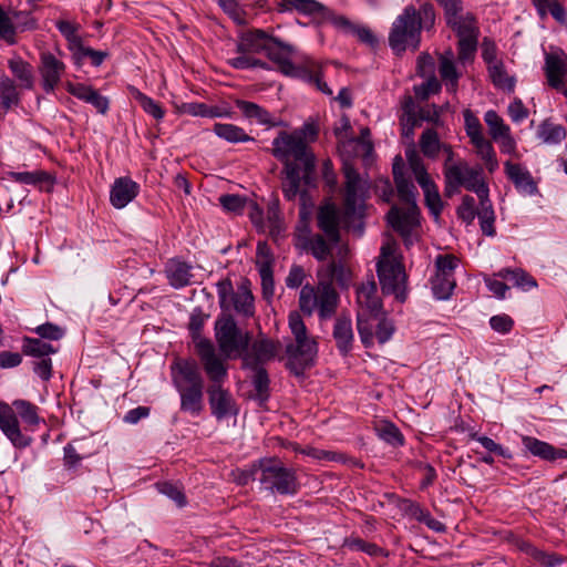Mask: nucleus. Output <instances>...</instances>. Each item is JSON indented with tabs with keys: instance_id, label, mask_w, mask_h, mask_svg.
Listing matches in <instances>:
<instances>
[{
	"instance_id": "412c9836",
	"label": "nucleus",
	"mask_w": 567,
	"mask_h": 567,
	"mask_svg": "<svg viewBox=\"0 0 567 567\" xmlns=\"http://www.w3.org/2000/svg\"><path fill=\"white\" fill-rule=\"evenodd\" d=\"M212 414L218 420L229 414H236L235 402L231 394L223 384H210L207 389Z\"/></svg>"
},
{
	"instance_id": "0eeeda50",
	"label": "nucleus",
	"mask_w": 567,
	"mask_h": 567,
	"mask_svg": "<svg viewBox=\"0 0 567 567\" xmlns=\"http://www.w3.org/2000/svg\"><path fill=\"white\" fill-rule=\"evenodd\" d=\"M339 296L331 282L319 279L317 286L305 285L299 295V308L306 316L315 311L321 319H328L336 312Z\"/></svg>"
},
{
	"instance_id": "f3484780",
	"label": "nucleus",
	"mask_w": 567,
	"mask_h": 567,
	"mask_svg": "<svg viewBox=\"0 0 567 567\" xmlns=\"http://www.w3.org/2000/svg\"><path fill=\"white\" fill-rule=\"evenodd\" d=\"M196 351L212 384H223L227 378V367L224 360L216 353L210 340L202 339L197 341Z\"/></svg>"
},
{
	"instance_id": "a18cd8bd",
	"label": "nucleus",
	"mask_w": 567,
	"mask_h": 567,
	"mask_svg": "<svg viewBox=\"0 0 567 567\" xmlns=\"http://www.w3.org/2000/svg\"><path fill=\"white\" fill-rule=\"evenodd\" d=\"M432 291L436 299H449L456 286L455 278L436 275L432 279Z\"/></svg>"
},
{
	"instance_id": "bf43d9fd",
	"label": "nucleus",
	"mask_w": 567,
	"mask_h": 567,
	"mask_svg": "<svg viewBox=\"0 0 567 567\" xmlns=\"http://www.w3.org/2000/svg\"><path fill=\"white\" fill-rule=\"evenodd\" d=\"M379 436L392 445H402L403 436L399 429L392 423H382L378 427Z\"/></svg>"
},
{
	"instance_id": "79ce46f5",
	"label": "nucleus",
	"mask_w": 567,
	"mask_h": 567,
	"mask_svg": "<svg viewBox=\"0 0 567 567\" xmlns=\"http://www.w3.org/2000/svg\"><path fill=\"white\" fill-rule=\"evenodd\" d=\"M9 177L17 183L25 185L42 186L43 184L51 185L53 183L52 176L44 171L10 172Z\"/></svg>"
},
{
	"instance_id": "9d476101",
	"label": "nucleus",
	"mask_w": 567,
	"mask_h": 567,
	"mask_svg": "<svg viewBox=\"0 0 567 567\" xmlns=\"http://www.w3.org/2000/svg\"><path fill=\"white\" fill-rule=\"evenodd\" d=\"M460 187L474 192L477 197L489 193L488 186L483 178L482 167H471L463 159L457 161L455 166L446 168L445 195L451 197L458 192Z\"/></svg>"
},
{
	"instance_id": "b1692460",
	"label": "nucleus",
	"mask_w": 567,
	"mask_h": 567,
	"mask_svg": "<svg viewBox=\"0 0 567 567\" xmlns=\"http://www.w3.org/2000/svg\"><path fill=\"white\" fill-rule=\"evenodd\" d=\"M522 443L526 452L544 461L554 462L556 460L567 458V450L557 449L554 445L536 437L524 435L522 437Z\"/></svg>"
},
{
	"instance_id": "0e129e2a",
	"label": "nucleus",
	"mask_w": 567,
	"mask_h": 567,
	"mask_svg": "<svg viewBox=\"0 0 567 567\" xmlns=\"http://www.w3.org/2000/svg\"><path fill=\"white\" fill-rule=\"evenodd\" d=\"M219 203L225 210L240 214L247 204V199L240 195L227 194L219 197Z\"/></svg>"
},
{
	"instance_id": "dca6fc26",
	"label": "nucleus",
	"mask_w": 567,
	"mask_h": 567,
	"mask_svg": "<svg viewBox=\"0 0 567 567\" xmlns=\"http://www.w3.org/2000/svg\"><path fill=\"white\" fill-rule=\"evenodd\" d=\"M58 53L59 55L50 51L40 53L38 70L41 76V86L45 93H52L56 89L66 71V65L61 59L62 52Z\"/></svg>"
},
{
	"instance_id": "3c124183",
	"label": "nucleus",
	"mask_w": 567,
	"mask_h": 567,
	"mask_svg": "<svg viewBox=\"0 0 567 567\" xmlns=\"http://www.w3.org/2000/svg\"><path fill=\"white\" fill-rule=\"evenodd\" d=\"M406 158L410 169L412 171L419 185L432 179L424 166L423 159L414 150L406 152Z\"/></svg>"
},
{
	"instance_id": "e2e57ef3",
	"label": "nucleus",
	"mask_w": 567,
	"mask_h": 567,
	"mask_svg": "<svg viewBox=\"0 0 567 567\" xmlns=\"http://www.w3.org/2000/svg\"><path fill=\"white\" fill-rule=\"evenodd\" d=\"M441 86L440 81L431 74L424 83L414 86V93L417 99L426 100L431 94L439 93Z\"/></svg>"
},
{
	"instance_id": "4d7b16f0",
	"label": "nucleus",
	"mask_w": 567,
	"mask_h": 567,
	"mask_svg": "<svg viewBox=\"0 0 567 567\" xmlns=\"http://www.w3.org/2000/svg\"><path fill=\"white\" fill-rule=\"evenodd\" d=\"M458 266V258L454 255H439L435 259L436 275L454 277Z\"/></svg>"
},
{
	"instance_id": "49530a36",
	"label": "nucleus",
	"mask_w": 567,
	"mask_h": 567,
	"mask_svg": "<svg viewBox=\"0 0 567 567\" xmlns=\"http://www.w3.org/2000/svg\"><path fill=\"white\" fill-rule=\"evenodd\" d=\"M484 121L489 128V134L494 141L511 133V128L504 123L503 118L493 110H489L484 115Z\"/></svg>"
},
{
	"instance_id": "69168bd1",
	"label": "nucleus",
	"mask_w": 567,
	"mask_h": 567,
	"mask_svg": "<svg viewBox=\"0 0 567 567\" xmlns=\"http://www.w3.org/2000/svg\"><path fill=\"white\" fill-rule=\"evenodd\" d=\"M347 546L351 550L363 551V553H367L370 556H378V555L386 556L388 555L378 545H375L373 543L364 542L363 539H360V538H354V539L348 540Z\"/></svg>"
},
{
	"instance_id": "2eb2a0df",
	"label": "nucleus",
	"mask_w": 567,
	"mask_h": 567,
	"mask_svg": "<svg viewBox=\"0 0 567 567\" xmlns=\"http://www.w3.org/2000/svg\"><path fill=\"white\" fill-rule=\"evenodd\" d=\"M295 52L296 50L292 45L275 37L266 54L278 65L279 71L285 75L297 79L299 76H311L312 69L307 66V59L309 58L305 56L301 59L299 64H295L291 62V56Z\"/></svg>"
},
{
	"instance_id": "393cba45",
	"label": "nucleus",
	"mask_w": 567,
	"mask_h": 567,
	"mask_svg": "<svg viewBox=\"0 0 567 567\" xmlns=\"http://www.w3.org/2000/svg\"><path fill=\"white\" fill-rule=\"evenodd\" d=\"M274 38L264 30H251L241 37L237 44V53H250L251 55L261 52L266 53Z\"/></svg>"
},
{
	"instance_id": "c9c22d12",
	"label": "nucleus",
	"mask_w": 567,
	"mask_h": 567,
	"mask_svg": "<svg viewBox=\"0 0 567 567\" xmlns=\"http://www.w3.org/2000/svg\"><path fill=\"white\" fill-rule=\"evenodd\" d=\"M567 131L561 124H556L550 120H544L537 130V137L547 145H556L564 141Z\"/></svg>"
},
{
	"instance_id": "de8ad7c7",
	"label": "nucleus",
	"mask_w": 567,
	"mask_h": 567,
	"mask_svg": "<svg viewBox=\"0 0 567 567\" xmlns=\"http://www.w3.org/2000/svg\"><path fill=\"white\" fill-rule=\"evenodd\" d=\"M55 27L68 41L69 49L71 51L75 52L82 45L81 39L78 35V24L65 20H59L56 21Z\"/></svg>"
},
{
	"instance_id": "cd10ccee",
	"label": "nucleus",
	"mask_w": 567,
	"mask_h": 567,
	"mask_svg": "<svg viewBox=\"0 0 567 567\" xmlns=\"http://www.w3.org/2000/svg\"><path fill=\"white\" fill-rule=\"evenodd\" d=\"M332 336L340 353L347 355L352 350L354 340L351 319L343 316L337 318Z\"/></svg>"
},
{
	"instance_id": "4468645a",
	"label": "nucleus",
	"mask_w": 567,
	"mask_h": 567,
	"mask_svg": "<svg viewBox=\"0 0 567 567\" xmlns=\"http://www.w3.org/2000/svg\"><path fill=\"white\" fill-rule=\"evenodd\" d=\"M215 338L220 352L229 358L244 351L249 342L247 334H243L233 317L218 318L215 322Z\"/></svg>"
},
{
	"instance_id": "e433bc0d",
	"label": "nucleus",
	"mask_w": 567,
	"mask_h": 567,
	"mask_svg": "<svg viewBox=\"0 0 567 567\" xmlns=\"http://www.w3.org/2000/svg\"><path fill=\"white\" fill-rule=\"evenodd\" d=\"M213 132L220 138L228 143H245L254 141V137L249 136L244 128L229 123H216L213 127Z\"/></svg>"
},
{
	"instance_id": "09e8293b",
	"label": "nucleus",
	"mask_w": 567,
	"mask_h": 567,
	"mask_svg": "<svg viewBox=\"0 0 567 567\" xmlns=\"http://www.w3.org/2000/svg\"><path fill=\"white\" fill-rule=\"evenodd\" d=\"M0 97L2 105L7 109L17 104L19 101L17 86L13 80L7 75L0 78Z\"/></svg>"
},
{
	"instance_id": "58836bf2",
	"label": "nucleus",
	"mask_w": 567,
	"mask_h": 567,
	"mask_svg": "<svg viewBox=\"0 0 567 567\" xmlns=\"http://www.w3.org/2000/svg\"><path fill=\"white\" fill-rule=\"evenodd\" d=\"M297 452H300L307 456H310L318 461H336L341 463H349L352 466H361L360 462L355 458L348 457L342 453H336L331 451L320 450L316 447H306V449H296Z\"/></svg>"
},
{
	"instance_id": "1a4fd4ad",
	"label": "nucleus",
	"mask_w": 567,
	"mask_h": 567,
	"mask_svg": "<svg viewBox=\"0 0 567 567\" xmlns=\"http://www.w3.org/2000/svg\"><path fill=\"white\" fill-rule=\"evenodd\" d=\"M258 467L259 482L266 489L280 495H293L298 492L299 485L295 471L284 466L280 460L261 458Z\"/></svg>"
},
{
	"instance_id": "603ef678",
	"label": "nucleus",
	"mask_w": 567,
	"mask_h": 567,
	"mask_svg": "<svg viewBox=\"0 0 567 567\" xmlns=\"http://www.w3.org/2000/svg\"><path fill=\"white\" fill-rule=\"evenodd\" d=\"M478 45V39H463L457 41V61L465 65L473 62Z\"/></svg>"
},
{
	"instance_id": "774afa93",
	"label": "nucleus",
	"mask_w": 567,
	"mask_h": 567,
	"mask_svg": "<svg viewBox=\"0 0 567 567\" xmlns=\"http://www.w3.org/2000/svg\"><path fill=\"white\" fill-rule=\"evenodd\" d=\"M463 115L466 134L470 137L471 142L476 138L483 137L484 135L482 132V125L480 120L470 110L464 111Z\"/></svg>"
},
{
	"instance_id": "052dcab7",
	"label": "nucleus",
	"mask_w": 567,
	"mask_h": 567,
	"mask_svg": "<svg viewBox=\"0 0 567 567\" xmlns=\"http://www.w3.org/2000/svg\"><path fill=\"white\" fill-rule=\"evenodd\" d=\"M255 370L252 379L254 388L261 400L268 396L269 378L267 371L262 367H251Z\"/></svg>"
},
{
	"instance_id": "7ed1b4c3",
	"label": "nucleus",
	"mask_w": 567,
	"mask_h": 567,
	"mask_svg": "<svg viewBox=\"0 0 567 567\" xmlns=\"http://www.w3.org/2000/svg\"><path fill=\"white\" fill-rule=\"evenodd\" d=\"M394 183L398 196L403 203V207L392 206L386 215L389 225L398 231L405 240L411 244L410 235L413 228L419 225V207L416 205V187L408 179L402 172V159L396 157L393 164Z\"/></svg>"
},
{
	"instance_id": "6ab92c4d",
	"label": "nucleus",
	"mask_w": 567,
	"mask_h": 567,
	"mask_svg": "<svg viewBox=\"0 0 567 567\" xmlns=\"http://www.w3.org/2000/svg\"><path fill=\"white\" fill-rule=\"evenodd\" d=\"M544 71L548 85L561 90L567 83V54L561 49L546 53Z\"/></svg>"
},
{
	"instance_id": "423d86ee",
	"label": "nucleus",
	"mask_w": 567,
	"mask_h": 567,
	"mask_svg": "<svg viewBox=\"0 0 567 567\" xmlns=\"http://www.w3.org/2000/svg\"><path fill=\"white\" fill-rule=\"evenodd\" d=\"M289 328L293 336V342L286 346L288 367L296 374L313 364L318 354V342L308 333V329L298 312L289 315Z\"/></svg>"
},
{
	"instance_id": "a211bd4d",
	"label": "nucleus",
	"mask_w": 567,
	"mask_h": 567,
	"mask_svg": "<svg viewBox=\"0 0 567 567\" xmlns=\"http://www.w3.org/2000/svg\"><path fill=\"white\" fill-rule=\"evenodd\" d=\"M332 244L320 234H311L308 229H302L295 236V246L299 250L311 254L317 260L323 261L331 255Z\"/></svg>"
},
{
	"instance_id": "5701e85b",
	"label": "nucleus",
	"mask_w": 567,
	"mask_h": 567,
	"mask_svg": "<svg viewBox=\"0 0 567 567\" xmlns=\"http://www.w3.org/2000/svg\"><path fill=\"white\" fill-rule=\"evenodd\" d=\"M280 342L268 338L257 339L250 353L245 358V362L250 367H261V364L274 360L280 351Z\"/></svg>"
},
{
	"instance_id": "6e6d98bb",
	"label": "nucleus",
	"mask_w": 567,
	"mask_h": 567,
	"mask_svg": "<svg viewBox=\"0 0 567 567\" xmlns=\"http://www.w3.org/2000/svg\"><path fill=\"white\" fill-rule=\"evenodd\" d=\"M456 213L460 219H462L465 224L471 225L474 221L477 213L474 197L470 195L463 196L462 203L457 207Z\"/></svg>"
},
{
	"instance_id": "72a5a7b5",
	"label": "nucleus",
	"mask_w": 567,
	"mask_h": 567,
	"mask_svg": "<svg viewBox=\"0 0 567 567\" xmlns=\"http://www.w3.org/2000/svg\"><path fill=\"white\" fill-rule=\"evenodd\" d=\"M230 307L245 317L254 315V297L246 284H243L237 288L225 308Z\"/></svg>"
},
{
	"instance_id": "a19ab883",
	"label": "nucleus",
	"mask_w": 567,
	"mask_h": 567,
	"mask_svg": "<svg viewBox=\"0 0 567 567\" xmlns=\"http://www.w3.org/2000/svg\"><path fill=\"white\" fill-rule=\"evenodd\" d=\"M419 145L424 156L434 159L439 156L444 143H441L435 130L427 128L421 134Z\"/></svg>"
},
{
	"instance_id": "2f4dec72",
	"label": "nucleus",
	"mask_w": 567,
	"mask_h": 567,
	"mask_svg": "<svg viewBox=\"0 0 567 567\" xmlns=\"http://www.w3.org/2000/svg\"><path fill=\"white\" fill-rule=\"evenodd\" d=\"M8 66L13 76L19 82L20 87L30 90L34 84L33 70L29 62L24 61L21 56L14 55L9 59Z\"/></svg>"
},
{
	"instance_id": "c85d7f7f",
	"label": "nucleus",
	"mask_w": 567,
	"mask_h": 567,
	"mask_svg": "<svg viewBox=\"0 0 567 567\" xmlns=\"http://www.w3.org/2000/svg\"><path fill=\"white\" fill-rule=\"evenodd\" d=\"M318 279L329 281L336 280L341 288H348L352 281V272L341 262L331 261L317 270Z\"/></svg>"
},
{
	"instance_id": "ddd939ff",
	"label": "nucleus",
	"mask_w": 567,
	"mask_h": 567,
	"mask_svg": "<svg viewBox=\"0 0 567 567\" xmlns=\"http://www.w3.org/2000/svg\"><path fill=\"white\" fill-rule=\"evenodd\" d=\"M279 12L297 11L300 14L313 16L330 21L338 30L351 34L355 23L347 17L336 14L329 8L317 0H279Z\"/></svg>"
},
{
	"instance_id": "ea45409f",
	"label": "nucleus",
	"mask_w": 567,
	"mask_h": 567,
	"mask_svg": "<svg viewBox=\"0 0 567 567\" xmlns=\"http://www.w3.org/2000/svg\"><path fill=\"white\" fill-rule=\"evenodd\" d=\"M420 187L424 193L425 205L431 214L437 219L443 210V202L439 188L433 179L421 183Z\"/></svg>"
},
{
	"instance_id": "c756f323",
	"label": "nucleus",
	"mask_w": 567,
	"mask_h": 567,
	"mask_svg": "<svg viewBox=\"0 0 567 567\" xmlns=\"http://www.w3.org/2000/svg\"><path fill=\"white\" fill-rule=\"evenodd\" d=\"M447 27L453 30L458 40L480 38L477 19L471 12H465L464 16L451 22Z\"/></svg>"
},
{
	"instance_id": "13d9d810",
	"label": "nucleus",
	"mask_w": 567,
	"mask_h": 567,
	"mask_svg": "<svg viewBox=\"0 0 567 567\" xmlns=\"http://www.w3.org/2000/svg\"><path fill=\"white\" fill-rule=\"evenodd\" d=\"M439 3L443 8L446 24L465 14L462 0H439Z\"/></svg>"
},
{
	"instance_id": "f8f14e48",
	"label": "nucleus",
	"mask_w": 567,
	"mask_h": 567,
	"mask_svg": "<svg viewBox=\"0 0 567 567\" xmlns=\"http://www.w3.org/2000/svg\"><path fill=\"white\" fill-rule=\"evenodd\" d=\"M357 302L359 306L357 313L358 332L363 346L369 348L373 344V334L372 327L367 322V317L382 311L381 301L377 296V285L373 280L361 285L357 289Z\"/></svg>"
},
{
	"instance_id": "5fc2aeb1",
	"label": "nucleus",
	"mask_w": 567,
	"mask_h": 567,
	"mask_svg": "<svg viewBox=\"0 0 567 567\" xmlns=\"http://www.w3.org/2000/svg\"><path fill=\"white\" fill-rule=\"evenodd\" d=\"M135 99L138 101L141 107L145 113L150 114L156 120H162L164 117L165 111L163 110L161 104L152 97L137 91L135 94Z\"/></svg>"
},
{
	"instance_id": "f704fd0d",
	"label": "nucleus",
	"mask_w": 567,
	"mask_h": 567,
	"mask_svg": "<svg viewBox=\"0 0 567 567\" xmlns=\"http://www.w3.org/2000/svg\"><path fill=\"white\" fill-rule=\"evenodd\" d=\"M367 322L372 327L373 340L377 339L379 343L383 344L391 339L394 326L392 321L384 317L382 311L367 317Z\"/></svg>"
},
{
	"instance_id": "864d4df0",
	"label": "nucleus",
	"mask_w": 567,
	"mask_h": 567,
	"mask_svg": "<svg viewBox=\"0 0 567 567\" xmlns=\"http://www.w3.org/2000/svg\"><path fill=\"white\" fill-rule=\"evenodd\" d=\"M471 440L478 442L485 450L491 453H495L504 458L512 460L513 454L508 449L503 447L488 436L480 435L478 433H471Z\"/></svg>"
},
{
	"instance_id": "c03bdc74",
	"label": "nucleus",
	"mask_w": 567,
	"mask_h": 567,
	"mask_svg": "<svg viewBox=\"0 0 567 567\" xmlns=\"http://www.w3.org/2000/svg\"><path fill=\"white\" fill-rule=\"evenodd\" d=\"M520 549L543 567H556L561 563L557 555L543 551L527 543H524Z\"/></svg>"
},
{
	"instance_id": "6e6552de",
	"label": "nucleus",
	"mask_w": 567,
	"mask_h": 567,
	"mask_svg": "<svg viewBox=\"0 0 567 567\" xmlns=\"http://www.w3.org/2000/svg\"><path fill=\"white\" fill-rule=\"evenodd\" d=\"M420 42L421 18L413 6H408L392 24L389 45L394 52L401 54L408 48L417 50Z\"/></svg>"
},
{
	"instance_id": "20e7f679",
	"label": "nucleus",
	"mask_w": 567,
	"mask_h": 567,
	"mask_svg": "<svg viewBox=\"0 0 567 567\" xmlns=\"http://www.w3.org/2000/svg\"><path fill=\"white\" fill-rule=\"evenodd\" d=\"M172 375L181 396V410L198 416L204 410V380L197 363L178 360L172 365Z\"/></svg>"
},
{
	"instance_id": "37998d69",
	"label": "nucleus",
	"mask_w": 567,
	"mask_h": 567,
	"mask_svg": "<svg viewBox=\"0 0 567 567\" xmlns=\"http://www.w3.org/2000/svg\"><path fill=\"white\" fill-rule=\"evenodd\" d=\"M22 351L27 355H31L33 358H44L49 357L52 353L56 352V349L53 346L42 339L37 338H24L22 344Z\"/></svg>"
},
{
	"instance_id": "a878e982",
	"label": "nucleus",
	"mask_w": 567,
	"mask_h": 567,
	"mask_svg": "<svg viewBox=\"0 0 567 567\" xmlns=\"http://www.w3.org/2000/svg\"><path fill=\"white\" fill-rule=\"evenodd\" d=\"M439 73L447 91L455 93L462 72L457 69L454 52L449 49L439 58Z\"/></svg>"
},
{
	"instance_id": "473e14b6",
	"label": "nucleus",
	"mask_w": 567,
	"mask_h": 567,
	"mask_svg": "<svg viewBox=\"0 0 567 567\" xmlns=\"http://www.w3.org/2000/svg\"><path fill=\"white\" fill-rule=\"evenodd\" d=\"M480 207L477 209L476 216L480 220L481 230L484 235L488 237H493L496 234L494 223H495V213L493 208V204L489 199V193H486L485 196H478Z\"/></svg>"
},
{
	"instance_id": "4c0bfd02",
	"label": "nucleus",
	"mask_w": 567,
	"mask_h": 567,
	"mask_svg": "<svg viewBox=\"0 0 567 567\" xmlns=\"http://www.w3.org/2000/svg\"><path fill=\"white\" fill-rule=\"evenodd\" d=\"M487 71L495 87L507 92L514 91L515 78L507 73L503 61L487 66Z\"/></svg>"
},
{
	"instance_id": "8fccbe9b",
	"label": "nucleus",
	"mask_w": 567,
	"mask_h": 567,
	"mask_svg": "<svg viewBox=\"0 0 567 567\" xmlns=\"http://www.w3.org/2000/svg\"><path fill=\"white\" fill-rule=\"evenodd\" d=\"M228 64L237 70H246V69H265L269 70V66L266 62L260 59L254 58L250 53H237L236 56L230 58L228 60Z\"/></svg>"
},
{
	"instance_id": "4be33fe9",
	"label": "nucleus",
	"mask_w": 567,
	"mask_h": 567,
	"mask_svg": "<svg viewBox=\"0 0 567 567\" xmlns=\"http://www.w3.org/2000/svg\"><path fill=\"white\" fill-rule=\"evenodd\" d=\"M504 169L506 176L514 184L518 193L524 196H533L537 193V185L527 168L520 164L507 161L504 163Z\"/></svg>"
},
{
	"instance_id": "39448f33",
	"label": "nucleus",
	"mask_w": 567,
	"mask_h": 567,
	"mask_svg": "<svg viewBox=\"0 0 567 567\" xmlns=\"http://www.w3.org/2000/svg\"><path fill=\"white\" fill-rule=\"evenodd\" d=\"M27 425L37 426L41 419L38 414V406L25 400H16L10 406L0 403V430L17 449H25L32 442V437L21 432L18 416Z\"/></svg>"
},
{
	"instance_id": "f03ea898",
	"label": "nucleus",
	"mask_w": 567,
	"mask_h": 567,
	"mask_svg": "<svg viewBox=\"0 0 567 567\" xmlns=\"http://www.w3.org/2000/svg\"><path fill=\"white\" fill-rule=\"evenodd\" d=\"M299 133L281 131L272 141V155L284 164L281 189L287 200H295L299 187L312 183L316 157Z\"/></svg>"
},
{
	"instance_id": "bb28decb",
	"label": "nucleus",
	"mask_w": 567,
	"mask_h": 567,
	"mask_svg": "<svg viewBox=\"0 0 567 567\" xmlns=\"http://www.w3.org/2000/svg\"><path fill=\"white\" fill-rule=\"evenodd\" d=\"M165 274L169 285L175 289H179L192 284V266L182 260H168L165 266Z\"/></svg>"
},
{
	"instance_id": "7c9ffc66",
	"label": "nucleus",
	"mask_w": 567,
	"mask_h": 567,
	"mask_svg": "<svg viewBox=\"0 0 567 567\" xmlns=\"http://www.w3.org/2000/svg\"><path fill=\"white\" fill-rule=\"evenodd\" d=\"M235 104L241 111L243 115L248 120L255 121L260 125H278V123L274 121V117L267 110L254 102L236 100Z\"/></svg>"
},
{
	"instance_id": "aec40b11",
	"label": "nucleus",
	"mask_w": 567,
	"mask_h": 567,
	"mask_svg": "<svg viewBox=\"0 0 567 567\" xmlns=\"http://www.w3.org/2000/svg\"><path fill=\"white\" fill-rule=\"evenodd\" d=\"M140 193V185L128 176L117 177L110 189V203L116 209L126 207Z\"/></svg>"
},
{
	"instance_id": "680f3d73",
	"label": "nucleus",
	"mask_w": 567,
	"mask_h": 567,
	"mask_svg": "<svg viewBox=\"0 0 567 567\" xmlns=\"http://www.w3.org/2000/svg\"><path fill=\"white\" fill-rule=\"evenodd\" d=\"M223 11L228 14L235 22H244V9L241 0H216Z\"/></svg>"
},
{
	"instance_id": "9b49d317",
	"label": "nucleus",
	"mask_w": 567,
	"mask_h": 567,
	"mask_svg": "<svg viewBox=\"0 0 567 567\" xmlns=\"http://www.w3.org/2000/svg\"><path fill=\"white\" fill-rule=\"evenodd\" d=\"M394 247L391 244L381 247V259L378 262V276L383 293L394 295L404 300L406 276L400 261L393 256Z\"/></svg>"
},
{
	"instance_id": "f257e3e1",
	"label": "nucleus",
	"mask_w": 567,
	"mask_h": 567,
	"mask_svg": "<svg viewBox=\"0 0 567 567\" xmlns=\"http://www.w3.org/2000/svg\"><path fill=\"white\" fill-rule=\"evenodd\" d=\"M344 202L343 209L333 203L321 205L317 212V227L332 244L340 241V229L352 230L357 236L363 234L364 200L368 183L349 164H344Z\"/></svg>"
},
{
	"instance_id": "338daca9",
	"label": "nucleus",
	"mask_w": 567,
	"mask_h": 567,
	"mask_svg": "<svg viewBox=\"0 0 567 567\" xmlns=\"http://www.w3.org/2000/svg\"><path fill=\"white\" fill-rule=\"evenodd\" d=\"M107 55L109 53L105 51H97L92 48L84 47L83 44L74 52L75 61H80L83 58H90L94 66H100Z\"/></svg>"
}]
</instances>
